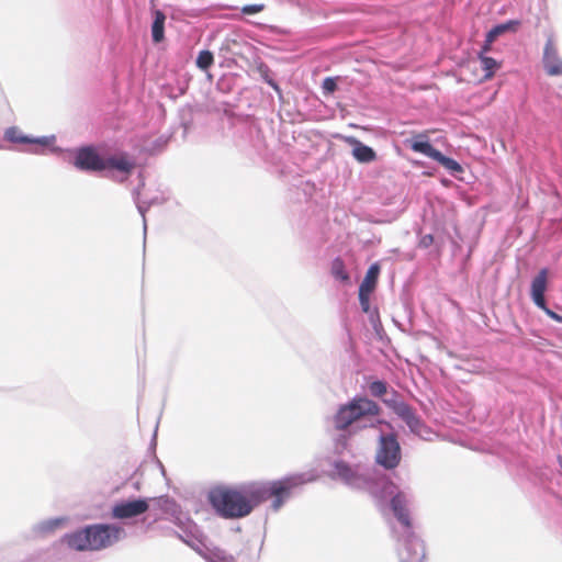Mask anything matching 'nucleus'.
<instances>
[{
    "instance_id": "f257e3e1",
    "label": "nucleus",
    "mask_w": 562,
    "mask_h": 562,
    "mask_svg": "<svg viewBox=\"0 0 562 562\" xmlns=\"http://www.w3.org/2000/svg\"><path fill=\"white\" fill-rule=\"evenodd\" d=\"M55 155L68 154L71 156L69 162L79 171L87 173H100L106 170H116L131 175L136 167L135 160L131 159L124 151L112 155H102L92 145H81L74 148H63L55 144L50 147Z\"/></svg>"
},
{
    "instance_id": "f03ea898",
    "label": "nucleus",
    "mask_w": 562,
    "mask_h": 562,
    "mask_svg": "<svg viewBox=\"0 0 562 562\" xmlns=\"http://www.w3.org/2000/svg\"><path fill=\"white\" fill-rule=\"evenodd\" d=\"M381 407L367 396L356 395L345 404L339 405L334 415V425L341 432L334 438L333 452L338 458L352 456L350 427L364 416H376Z\"/></svg>"
},
{
    "instance_id": "7ed1b4c3",
    "label": "nucleus",
    "mask_w": 562,
    "mask_h": 562,
    "mask_svg": "<svg viewBox=\"0 0 562 562\" xmlns=\"http://www.w3.org/2000/svg\"><path fill=\"white\" fill-rule=\"evenodd\" d=\"M315 480L316 475L311 472H299L271 481H254L250 482V495L256 507L270 501V509L277 513L294 496L299 488Z\"/></svg>"
},
{
    "instance_id": "20e7f679",
    "label": "nucleus",
    "mask_w": 562,
    "mask_h": 562,
    "mask_svg": "<svg viewBox=\"0 0 562 562\" xmlns=\"http://www.w3.org/2000/svg\"><path fill=\"white\" fill-rule=\"evenodd\" d=\"M126 536L123 527L109 522L90 524L66 532L61 537L68 548L83 551H100L112 547Z\"/></svg>"
},
{
    "instance_id": "39448f33",
    "label": "nucleus",
    "mask_w": 562,
    "mask_h": 562,
    "mask_svg": "<svg viewBox=\"0 0 562 562\" xmlns=\"http://www.w3.org/2000/svg\"><path fill=\"white\" fill-rule=\"evenodd\" d=\"M250 491V482L239 487L215 486L210 490L207 502L218 517L240 519L250 515L256 508Z\"/></svg>"
},
{
    "instance_id": "423d86ee",
    "label": "nucleus",
    "mask_w": 562,
    "mask_h": 562,
    "mask_svg": "<svg viewBox=\"0 0 562 562\" xmlns=\"http://www.w3.org/2000/svg\"><path fill=\"white\" fill-rule=\"evenodd\" d=\"M394 517L403 526V533L398 538L397 557L400 562H426V548L424 541L413 530L412 519L403 509L402 496L392 501Z\"/></svg>"
},
{
    "instance_id": "0eeeda50",
    "label": "nucleus",
    "mask_w": 562,
    "mask_h": 562,
    "mask_svg": "<svg viewBox=\"0 0 562 562\" xmlns=\"http://www.w3.org/2000/svg\"><path fill=\"white\" fill-rule=\"evenodd\" d=\"M360 491L367 492L372 497L375 506L381 513L390 509L394 514L392 508V501L395 496L401 495L403 501V509L409 516V513L406 508V495L403 492L397 491V486L386 475L379 474L369 470L364 479V486H362Z\"/></svg>"
},
{
    "instance_id": "6e6552de",
    "label": "nucleus",
    "mask_w": 562,
    "mask_h": 562,
    "mask_svg": "<svg viewBox=\"0 0 562 562\" xmlns=\"http://www.w3.org/2000/svg\"><path fill=\"white\" fill-rule=\"evenodd\" d=\"M404 144L413 151L438 162L450 176L461 179L460 176L464 172L463 166L454 158L445 155L441 150L436 148L426 133L414 134L411 138H406Z\"/></svg>"
},
{
    "instance_id": "1a4fd4ad",
    "label": "nucleus",
    "mask_w": 562,
    "mask_h": 562,
    "mask_svg": "<svg viewBox=\"0 0 562 562\" xmlns=\"http://www.w3.org/2000/svg\"><path fill=\"white\" fill-rule=\"evenodd\" d=\"M401 460L402 448L397 431H384L380 429L375 462L385 470H393L401 463Z\"/></svg>"
},
{
    "instance_id": "9d476101",
    "label": "nucleus",
    "mask_w": 562,
    "mask_h": 562,
    "mask_svg": "<svg viewBox=\"0 0 562 562\" xmlns=\"http://www.w3.org/2000/svg\"><path fill=\"white\" fill-rule=\"evenodd\" d=\"M333 470L329 477L339 481L347 487L360 491L364 486V479L370 469H362L359 464H350L342 458H337L330 463Z\"/></svg>"
},
{
    "instance_id": "9b49d317",
    "label": "nucleus",
    "mask_w": 562,
    "mask_h": 562,
    "mask_svg": "<svg viewBox=\"0 0 562 562\" xmlns=\"http://www.w3.org/2000/svg\"><path fill=\"white\" fill-rule=\"evenodd\" d=\"M3 139L12 144L34 146L27 151L38 155L43 153V148L45 147L50 149V147L56 142V136L53 134L45 136H33L24 134L18 126H10L4 130Z\"/></svg>"
},
{
    "instance_id": "f8f14e48",
    "label": "nucleus",
    "mask_w": 562,
    "mask_h": 562,
    "mask_svg": "<svg viewBox=\"0 0 562 562\" xmlns=\"http://www.w3.org/2000/svg\"><path fill=\"white\" fill-rule=\"evenodd\" d=\"M150 498L132 497L115 502L111 508V516L114 519L125 520L139 517L149 509Z\"/></svg>"
},
{
    "instance_id": "ddd939ff",
    "label": "nucleus",
    "mask_w": 562,
    "mask_h": 562,
    "mask_svg": "<svg viewBox=\"0 0 562 562\" xmlns=\"http://www.w3.org/2000/svg\"><path fill=\"white\" fill-rule=\"evenodd\" d=\"M180 529V533H177L179 539L192 548L198 554L202 553V549L205 548V537L198 527V525L188 516L186 521L182 524H176Z\"/></svg>"
},
{
    "instance_id": "4468645a",
    "label": "nucleus",
    "mask_w": 562,
    "mask_h": 562,
    "mask_svg": "<svg viewBox=\"0 0 562 562\" xmlns=\"http://www.w3.org/2000/svg\"><path fill=\"white\" fill-rule=\"evenodd\" d=\"M542 65L549 76H562V58L559 56L552 36H549L546 41Z\"/></svg>"
},
{
    "instance_id": "2eb2a0df",
    "label": "nucleus",
    "mask_w": 562,
    "mask_h": 562,
    "mask_svg": "<svg viewBox=\"0 0 562 562\" xmlns=\"http://www.w3.org/2000/svg\"><path fill=\"white\" fill-rule=\"evenodd\" d=\"M156 506L166 515L172 524H182L187 520L188 514L182 510L181 505L169 495H161L154 498Z\"/></svg>"
},
{
    "instance_id": "dca6fc26",
    "label": "nucleus",
    "mask_w": 562,
    "mask_h": 562,
    "mask_svg": "<svg viewBox=\"0 0 562 562\" xmlns=\"http://www.w3.org/2000/svg\"><path fill=\"white\" fill-rule=\"evenodd\" d=\"M346 143L351 147V155L359 164H371L378 159V154L371 146L355 136H347Z\"/></svg>"
},
{
    "instance_id": "f3484780",
    "label": "nucleus",
    "mask_w": 562,
    "mask_h": 562,
    "mask_svg": "<svg viewBox=\"0 0 562 562\" xmlns=\"http://www.w3.org/2000/svg\"><path fill=\"white\" fill-rule=\"evenodd\" d=\"M548 274L549 269L542 268L531 280L530 299L537 307H543L547 301L544 294L548 290Z\"/></svg>"
},
{
    "instance_id": "a211bd4d",
    "label": "nucleus",
    "mask_w": 562,
    "mask_h": 562,
    "mask_svg": "<svg viewBox=\"0 0 562 562\" xmlns=\"http://www.w3.org/2000/svg\"><path fill=\"white\" fill-rule=\"evenodd\" d=\"M398 417L406 424L409 431L414 435L422 437L424 431H429L425 422L416 414L415 409L411 405L403 409Z\"/></svg>"
},
{
    "instance_id": "6ab92c4d",
    "label": "nucleus",
    "mask_w": 562,
    "mask_h": 562,
    "mask_svg": "<svg viewBox=\"0 0 562 562\" xmlns=\"http://www.w3.org/2000/svg\"><path fill=\"white\" fill-rule=\"evenodd\" d=\"M67 521L66 517H54L38 521L32 526V533L36 538H44L60 528Z\"/></svg>"
},
{
    "instance_id": "aec40b11",
    "label": "nucleus",
    "mask_w": 562,
    "mask_h": 562,
    "mask_svg": "<svg viewBox=\"0 0 562 562\" xmlns=\"http://www.w3.org/2000/svg\"><path fill=\"white\" fill-rule=\"evenodd\" d=\"M153 21L150 24V35L154 44H159L165 41V25L167 16L164 11L154 9L151 11Z\"/></svg>"
},
{
    "instance_id": "412c9836",
    "label": "nucleus",
    "mask_w": 562,
    "mask_h": 562,
    "mask_svg": "<svg viewBox=\"0 0 562 562\" xmlns=\"http://www.w3.org/2000/svg\"><path fill=\"white\" fill-rule=\"evenodd\" d=\"M381 401L397 416L409 405L403 400L401 393L393 387L387 389L386 395Z\"/></svg>"
},
{
    "instance_id": "4be33fe9",
    "label": "nucleus",
    "mask_w": 562,
    "mask_h": 562,
    "mask_svg": "<svg viewBox=\"0 0 562 562\" xmlns=\"http://www.w3.org/2000/svg\"><path fill=\"white\" fill-rule=\"evenodd\" d=\"M381 272V266L379 262H373L369 266L366 276L362 282L359 285V289L368 290V292H373L379 280V276Z\"/></svg>"
},
{
    "instance_id": "5701e85b",
    "label": "nucleus",
    "mask_w": 562,
    "mask_h": 562,
    "mask_svg": "<svg viewBox=\"0 0 562 562\" xmlns=\"http://www.w3.org/2000/svg\"><path fill=\"white\" fill-rule=\"evenodd\" d=\"M520 25H521L520 20L510 19L505 22L495 24L487 32L490 33V37H494L495 40H497L499 36H502L505 33H516Z\"/></svg>"
},
{
    "instance_id": "b1692460",
    "label": "nucleus",
    "mask_w": 562,
    "mask_h": 562,
    "mask_svg": "<svg viewBox=\"0 0 562 562\" xmlns=\"http://www.w3.org/2000/svg\"><path fill=\"white\" fill-rule=\"evenodd\" d=\"M207 562H236L235 558L227 554L223 549L210 548L205 546L202 549V553H199Z\"/></svg>"
},
{
    "instance_id": "393cba45",
    "label": "nucleus",
    "mask_w": 562,
    "mask_h": 562,
    "mask_svg": "<svg viewBox=\"0 0 562 562\" xmlns=\"http://www.w3.org/2000/svg\"><path fill=\"white\" fill-rule=\"evenodd\" d=\"M330 274L333 278L344 284L350 283V274L346 268L345 261L340 257H335L330 263Z\"/></svg>"
},
{
    "instance_id": "a878e982",
    "label": "nucleus",
    "mask_w": 562,
    "mask_h": 562,
    "mask_svg": "<svg viewBox=\"0 0 562 562\" xmlns=\"http://www.w3.org/2000/svg\"><path fill=\"white\" fill-rule=\"evenodd\" d=\"M477 59L480 60L482 70L484 71V76H483L484 80L492 79L493 76L495 75V72L502 66L501 61H498L495 58L487 56V55L477 56Z\"/></svg>"
},
{
    "instance_id": "bb28decb",
    "label": "nucleus",
    "mask_w": 562,
    "mask_h": 562,
    "mask_svg": "<svg viewBox=\"0 0 562 562\" xmlns=\"http://www.w3.org/2000/svg\"><path fill=\"white\" fill-rule=\"evenodd\" d=\"M214 64V54L210 49H202L195 58L196 67L202 71H207Z\"/></svg>"
},
{
    "instance_id": "cd10ccee",
    "label": "nucleus",
    "mask_w": 562,
    "mask_h": 562,
    "mask_svg": "<svg viewBox=\"0 0 562 562\" xmlns=\"http://www.w3.org/2000/svg\"><path fill=\"white\" fill-rule=\"evenodd\" d=\"M389 387H390V385L387 384V382L384 380H380V379H375L368 384L370 394L373 397H378L380 400L384 395H386Z\"/></svg>"
},
{
    "instance_id": "c85d7f7f",
    "label": "nucleus",
    "mask_w": 562,
    "mask_h": 562,
    "mask_svg": "<svg viewBox=\"0 0 562 562\" xmlns=\"http://www.w3.org/2000/svg\"><path fill=\"white\" fill-rule=\"evenodd\" d=\"M257 71L258 74L260 75V78L268 85L270 86L272 89H277V80H276V75L274 72L270 69V67L265 64V63H260L258 66H257Z\"/></svg>"
},
{
    "instance_id": "c756f323",
    "label": "nucleus",
    "mask_w": 562,
    "mask_h": 562,
    "mask_svg": "<svg viewBox=\"0 0 562 562\" xmlns=\"http://www.w3.org/2000/svg\"><path fill=\"white\" fill-rule=\"evenodd\" d=\"M142 186H144V183H140L137 188H135L133 190V199H134V202L136 204L138 213L143 217V228H144V234L146 235L147 223H146L145 214H146L147 210L149 209V206H148V204L146 202L139 201V194H140L139 193V189H140Z\"/></svg>"
},
{
    "instance_id": "7c9ffc66",
    "label": "nucleus",
    "mask_w": 562,
    "mask_h": 562,
    "mask_svg": "<svg viewBox=\"0 0 562 562\" xmlns=\"http://www.w3.org/2000/svg\"><path fill=\"white\" fill-rule=\"evenodd\" d=\"M180 125L183 127V136L192 126V108L187 105L179 110Z\"/></svg>"
},
{
    "instance_id": "2f4dec72",
    "label": "nucleus",
    "mask_w": 562,
    "mask_h": 562,
    "mask_svg": "<svg viewBox=\"0 0 562 562\" xmlns=\"http://www.w3.org/2000/svg\"><path fill=\"white\" fill-rule=\"evenodd\" d=\"M339 77H326L322 81V92L325 97L333 95L338 89Z\"/></svg>"
},
{
    "instance_id": "473e14b6",
    "label": "nucleus",
    "mask_w": 562,
    "mask_h": 562,
    "mask_svg": "<svg viewBox=\"0 0 562 562\" xmlns=\"http://www.w3.org/2000/svg\"><path fill=\"white\" fill-rule=\"evenodd\" d=\"M369 318V322L372 326V329L373 331L375 333V335L382 339V335H384V328H383V325H382V322L380 319V314H379V310L378 307H373V312L371 315L368 316Z\"/></svg>"
},
{
    "instance_id": "72a5a7b5",
    "label": "nucleus",
    "mask_w": 562,
    "mask_h": 562,
    "mask_svg": "<svg viewBox=\"0 0 562 562\" xmlns=\"http://www.w3.org/2000/svg\"><path fill=\"white\" fill-rule=\"evenodd\" d=\"M372 292H368V290H358V299L360 303L361 311L368 316L372 314L373 307L370 304V295Z\"/></svg>"
},
{
    "instance_id": "f704fd0d",
    "label": "nucleus",
    "mask_w": 562,
    "mask_h": 562,
    "mask_svg": "<svg viewBox=\"0 0 562 562\" xmlns=\"http://www.w3.org/2000/svg\"><path fill=\"white\" fill-rule=\"evenodd\" d=\"M167 144L168 138L165 136H160L150 143L147 150L149 151V154L155 155L160 153L167 146Z\"/></svg>"
},
{
    "instance_id": "c9c22d12",
    "label": "nucleus",
    "mask_w": 562,
    "mask_h": 562,
    "mask_svg": "<svg viewBox=\"0 0 562 562\" xmlns=\"http://www.w3.org/2000/svg\"><path fill=\"white\" fill-rule=\"evenodd\" d=\"M233 79L222 76L216 82V89L222 93H229L233 89Z\"/></svg>"
},
{
    "instance_id": "e433bc0d",
    "label": "nucleus",
    "mask_w": 562,
    "mask_h": 562,
    "mask_svg": "<svg viewBox=\"0 0 562 562\" xmlns=\"http://www.w3.org/2000/svg\"><path fill=\"white\" fill-rule=\"evenodd\" d=\"M496 40L494 37H490V33L486 32L483 44L481 45L480 50L477 52V56L487 55L492 50V45Z\"/></svg>"
},
{
    "instance_id": "4c0bfd02",
    "label": "nucleus",
    "mask_w": 562,
    "mask_h": 562,
    "mask_svg": "<svg viewBox=\"0 0 562 562\" xmlns=\"http://www.w3.org/2000/svg\"><path fill=\"white\" fill-rule=\"evenodd\" d=\"M263 9H265L263 3L246 4L241 8V13L244 15H254V14L261 12Z\"/></svg>"
},
{
    "instance_id": "58836bf2",
    "label": "nucleus",
    "mask_w": 562,
    "mask_h": 562,
    "mask_svg": "<svg viewBox=\"0 0 562 562\" xmlns=\"http://www.w3.org/2000/svg\"><path fill=\"white\" fill-rule=\"evenodd\" d=\"M381 426H383L386 429L385 431H394L395 430L393 424L383 418H378L374 422L370 423L369 425H363L362 427L363 428H366V427L378 428Z\"/></svg>"
},
{
    "instance_id": "ea45409f",
    "label": "nucleus",
    "mask_w": 562,
    "mask_h": 562,
    "mask_svg": "<svg viewBox=\"0 0 562 562\" xmlns=\"http://www.w3.org/2000/svg\"><path fill=\"white\" fill-rule=\"evenodd\" d=\"M541 311H543L546 313L547 316H549L551 319L555 321V322H559V323H562V315L554 312L553 310H551L549 306H548V303L547 301H544V305L543 307H539Z\"/></svg>"
},
{
    "instance_id": "a19ab883",
    "label": "nucleus",
    "mask_w": 562,
    "mask_h": 562,
    "mask_svg": "<svg viewBox=\"0 0 562 562\" xmlns=\"http://www.w3.org/2000/svg\"><path fill=\"white\" fill-rule=\"evenodd\" d=\"M434 243V236L431 234L424 235L419 240V247L422 248H428Z\"/></svg>"
},
{
    "instance_id": "79ce46f5",
    "label": "nucleus",
    "mask_w": 562,
    "mask_h": 562,
    "mask_svg": "<svg viewBox=\"0 0 562 562\" xmlns=\"http://www.w3.org/2000/svg\"><path fill=\"white\" fill-rule=\"evenodd\" d=\"M157 429H158V425L156 426L155 428V431H154V435H153V438H151V441H150V446H149V449L154 450L156 449V445H157V441H156V438H157Z\"/></svg>"
},
{
    "instance_id": "37998d69",
    "label": "nucleus",
    "mask_w": 562,
    "mask_h": 562,
    "mask_svg": "<svg viewBox=\"0 0 562 562\" xmlns=\"http://www.w3.org/2000/svg\"><path fill=\"white\" fill-rule=\"evenodd\" d=\"M273 90L277 92L279 101L281 103H283L284 102L283 92H282V89H281V87H280V85L278 82H277V89H273Z\"/></svg>"
},
{
    "instance_id": "c03bdc74",
    "label": "nucleus",
    "mask_w": 562,
    "mask_h": 562,
    "mask_svg": "<svg viewBox=\"0 0 562 562\" xmlns=\"http://www.w3.org/2000/svg\"><path fill=\"white\" fill-rule=\"evenodd\" d=\"M260 551H261V548H259V549L254 553V555L250 558L249 562H258L259 557H260Z\"/></svg>"
},
{
    "instance_id": "a18cd8bd",
    "label": "nucleus",
    "mask_w": 562,
    "mask_h": 562,
    "mask_svg": "<svg viewBox=\"0 0 562 562\" xmlns=\"http://www.w3.org/2000/svg\"><path fill=\"white\" fill-rule=\"evenodd\" d=\"M157 464H158V467H159V470L161 471V474H162L164 476H166V470H165V467H164V464H162L158 459H157Z\"/></svg>"
},
{
    "instance_id": "49530a36",
    "label": "nucleus",
    "mask_w": 562,
    "mask_h": 562,
    "mask_svg": "<svg viewBox=\"0 0 562 562\" xmlns=\"http://www.w3.org/2000/svg\"><path fill=\"white\" fill-rule=\"evenodd\" d=\"M148 204V206L150 207L151 205L154 204H157L158 203V198H154V199H150L149 201L146 202Z\"/></svg>"
}]
</instances>
